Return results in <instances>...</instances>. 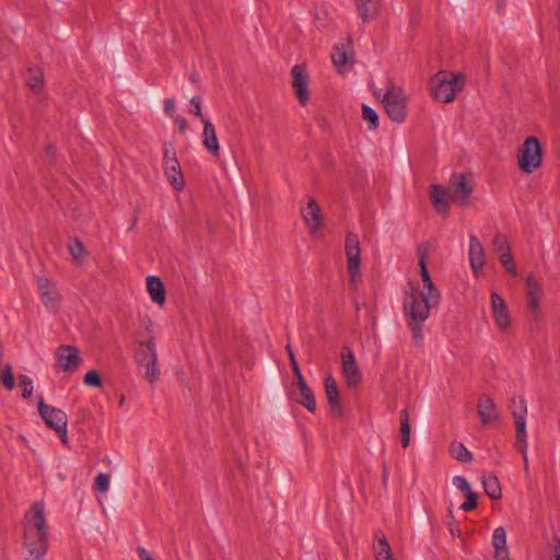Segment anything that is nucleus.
Listing matches in <instances>:
<instances>
[{
  "instance_id": "obj_1",
  "label": "nucleus",
  "mask_w": 560,
  "mask_h": 560,
  "mask_svg": "<svg viewBox=\"0 0 560 560\" xmlns=\"http://www.w3.org/2000/svg\"><path fill=\"white\" fill-rule=\"evenodd\" d=\"M49 527L43 501L34 502L23 520V549L26 560H43L48 550Z\"/></svg>"
},
{
  "instance_id": "obj_2",
  "label": "nucleus",
  "mask_w": 560,
  "mask_h": 560,
  "mask_svg": "<svg viewBox=\"0 0 560 560\" xmlns=\"http://www.w3.org/2000/svg\"><path fill=\"white\" fill-rule=\"evenodd\" d=\"M417 254L419 256L422 288H420L416 282H408V285L405 289L404 303L412 305L415 302V305H425L433 308L440 304L441 293L432 281L427 268V257L429 254L428 246L425 244L419 245Z\"/></svg>"
},
{
  "instance_id": "obj_3",
  "label": "nucleus",
  "mask_w": 560,
  "mask_h": 560,
  "mask_svg": "<svg viewBox=\"0 0 560 560\" xmlns=\"http://www.w3.org/2000/svg\"><path fill=\"white\" fill-rule=\"evenodd\" d=\"M465 83L463 73L440 71L431 79V94L436 101L452 103Z\"/></svg>"
},
{
  "instance_id": "obj_4",
  "label": "nucleus",
  "mask_w": 560,
  "mask_h": 560,
  "mask_svg": "<svg viewBox=\"0 0 560 560\" xmlns=\"http://www.w3.org/2000/svg\"><path fill=\"white\" fill-rule=\"evenodd\" d=\"M542 148L536 137H528L524 140L517 154V164L525 174H530L541 166Z\"/></svg>"
},
{
  "instance_id": "obj_5",
  "label": "nucleus",
  "mask_w": 560,
  "mask_h": 560,
  "mask_svg": "<svg viewBox=\"0 0 560 560\" xmlns=\"http://www.w3.org/2000/svg\"><path fill=\"white\" fill-rule=\"evenodd\" d=\"M136 361L142 376L150 383H154L160 375L158 369V354L153 339L147 343H140L136 353Z\"/></svg>"
},
{
  "instance_id": "obj_6",
  "label": "nucleus",
  "mask_w": 560,
  "mask_h": 560,
  "mask_svg": "<svg viewBox=\"0 0 560 560\" xmlns=\"http://www.w3.org/2000/svg\"><path fill=\"white\" fill-rule=\"evenodd\" d=\"M347 256V269L351 285H355L361 279V248L360 241L355 233L349 232L345 243Z\"/></svg>"
},
{
  "instance_id": "obj_7",
  "label": "nucleus",
  "mask_w": 560,
  "mask_h": 560,
  "mask_svg": "<svg viewBox=\"0 0 560 560\" xmlns=\"http://www.w3.org/2000/svg\"><path fill=\"white\" fill-rule=\"evenodd\" d=\"M432 307L425 305H415L404 303V312L407 318V324L412 332V339L416 345H421L423 341L422 325L429 318Z\"/></svg>"
},
{
  "instance_id": "obj_8",
  "label": "nucleus",
  "mask_w": 560,
  "mask_h": 560,
  "mask_svg": "<svg viewBox=\"0 0 560 560\" xmlns=\"http://www.w3.org/2000/svg\"><path fill=\"white\" fill-rule=\"evenodd\" d=\"M384 105L389 118L396 122H402L406 118V95L404 91L392 85L384 95Z\"/></svg>"
},
{
  "instance_id": "obj_9",
  "label": "nucleus",
  "mask_w": 560,
  "mask_h": 560,
  "mask_svg": "<svg viewBox=\"0 0 560 560\" xmlns=\"http://www.w3.org/2000/svg\"><path fill=\"white\" fill-rule=\"evenodd\" d=\"M38 411L47 427L55 430L63 442L67 441V415L58 408L46 405L43 399L38 402Z\"/></svg>"
},
{
  "instance_id": "obj_10",
  "label": "nucleus",
  "mask_w": 560,
  "mask_h": 560,
  "mask_svg": "<svg viewBox=\"0 0 560 560\" xmlns=\"http://www.w3.org/2000/svg\"><path fill=\"white\" fill-rule=\"evenodd\" d=\"M490 310L498 329L502 332L508 331L512 324V317L505 301L498 292L493 291L490 294Z\"/></svg>"
},
{
  "instance_id": "obj_11",
  "label": "nucleus",
  "mask_w": 560,
  "mask_h": 560,
  "mask_svg": "<svg viewBox=\"0 0 560 560\" xmlns=\"http://www.w3.org/2000/svg\"><path fill=\"white\" fill-rule=\"evenodd\" d=\"M331 61L338 73L349 72L354 65V55L351 42L338 43L331 51Z\"/></svg>"
},
{
  "instance_id": "obj_12",
  "label": "nucleus",
  "mask_w": 560,
  "mask_h": 560,
  "mask_svg": "<svg viewBox=\"0 0 560 560\" xmlns=\"http://www.w3.org/2000/svg\"><path fill=\"white\" fill-rule=\"evenodd\" d=\"M472 185L467 180L465 174L454 173L450 179L451 199L459 206H466L472 192Z\"/></svg>"
},
{
  "instance_id": "obj_13",
  "label": "nucleus",
  "mask_w": 560,
  "mask_h": 560,
  "mask_svg": "<svg viewBox=\"0 0 560 560\" xmlns=\"http://www.w3.org/2000/svg\"><path fill=\"white\" fill-rule=\"evenodd\" d=\"M341 365H342V375L347 385L350 388H357L361 383V372L357 364L353 352L350 348L345 347L341 351Z\"/></svg>"
},
{
  "instance_id": "obj_14",
  "label": "nucleus",
  "mask_w": 560,
  "mask_h": 560,
  "mask_svg": "<svg viewBox=\"0 0 560 560\" xmlns=\"http://www.w3.org/2000/svg\"><path fill=\"white\" fill-rule=\"evenodd\" d=\"M36 282L39 296L45 308L49 312H56L60 304V294L56 284L45 277H38Z\"/></svg>"
},
{
  "instance_id": "obj_15",
  "label": "nucleus",
  "mask_w": 560,
  "mask_h": 560,
  "mask_svg": "<svg viewBox=\"0 0 560 560\" xmlns=\"http://www.w3.org/2000/svg\"><path fill=\"white\" fill-rule=\"evenodd\" d=\"M292 88L301 105L308 102V73L302 65H295L292 70Z\"/></svg>"
},
{
  "instance_id": "obj_16",
  "label": "nucleus",
  "mask_w": 560,
  "mask_h": 560,
  "mask_svg": "<svg viewBox=\"0 0 560 560\" xmlns=\"http://www.w3.org/2000/svg\"><path fill=\"white\" fill-rule=\"evenodd\" d=\"M301 214L311 234L316 235L323 228V214L314 198H310Z\"/></svg>"
},
{
  "instance_id": "obj_17",
  "label": "nucleus",
  "mask_w": 560,
  "mask_h": 560,
  "mask_svg": "<svg viewBox=\"0 0 560 560\" xmlns=\"http://www.w3.org/2000/svg\"><path fill=\"white\" fill-rule=\"evenodd\" d=\"M469 264L476 277L482 275L486 265V252L482 243L476 235L469 236Z\"/></svg>"
},
{
  "instance_id": "obj_18",
  "label": "nucleus",
  "mask_w": 560,
  "mask_h": 560,
  "mask_svg": "<svg viewBox=\"0 0 560 560\" xmlns=\"http://www.w3.org/2000/svg\"><path fill=\"white\" fill-rule=\"evenodd\" d=\"M525 285L527 306L533 314H537L540 308V301L544 296L542 285L533 275L527 276Z\"/></svg>"
},
{
  "instance_id": "obj_19",
  "label": "nucleus",
  "mask_w": 560,
  "mask_h": 560,
  "mask_svg": "<svg viewBox=\"0 0 560 560\" xmlns=\"http://www.w3.org/2000/svg\"><path fill=\"white\" fill-rule=\"evenodd\" d=\"M58 368L62 371H73L80 362L79 350L73 346H61L56 351Z\"/></svg>"
},
{
  "instance_id": "obj_20",
  "label": "nucleus",
  "mask_w": 560,
  "mask_h": 560,
  "mask_svg": "<svg viewBox=\"0 0 560 560\" xmlns=\"http://www.w3.org/2000/svg\"><path fill=\"white\" fill-rule=\"evenodd\" d=\"M477 411L483 425H491L500 419L497 405L489 396L483 395L480 397Z\"/></svg>"
},
{
  "instance_id": "obj_21",
  "label": "nucleus",
  "mask_w": 560,
  "mask_h": 560,
  "mask_svg": "<svg viewBox=\"0 0 560 560\" xmlns=\"http://www.w3.org/2000/svg\"><path fill=\"white\" fill-rule=\"evenodd\" d=\"M430 199L434 209L441 213L446 214L450 209L451 192L446 190L442 185L434 184L431 186Z\"/></svg>"
},
{
  "instance_id": "obj_22",
  "label": "nucleus",
  "mask_w": 560,
  "mask_h": 560,
  "mask_svg": "<svg viewBox=\"0 0 560 560\" xmlns=\"http://www.w3.org/2000/svg\"><path fill=\"white\" fill-rule=\"evenodd\" d=\"M324 387L328 405L335 412L341 413L342 406L340 402V390L336 380L331 374L325 376Z\"/></svg>"
},
{
  "instance_id": "obj_23",
  "label": "nucleus",
  "mask_w": 560,
  "mask_h": 560,
  "mask_svg": "<svg viewBox=\"0 0 560 560\" xmlns=\"http://www.w3.org/2000/svg\"><path fill=\"white\" fill-rule=\"evenodd\" d=\"M491 542L494 549L495 560H510V553L506 546V530L504 527L499 526L493 530Z\"/></svg>"
},
{
  "instance_id": "obj_24",
  "label": "nucleus",
  "mask_w": 560,
  "mask_h": 560,
  "mask_svg": "<svg viewBox=\"0 0 560 560\" xmlns=\"http://www.w3.org/2000/svg\"><path fill=\"white\" fill-rule=\"evenodd\" d=\"M359 16L369 22L375 19L382 8L383 0H354Z\"/></svg>"
},
{
  "instance_id": "obj_25",
  "label": "nucleus",
  "mask_w": 560,
  "mask_h": 560,
  "mask_svg": "<svg viewBox=\"0 0 560 560\" xmlns=\"http://www.w3.org/2000/svg\"><path fill=\"white\" fill-rule=\"evenodd\" d=\"M202 144L213 156H219V140L215 128L209 119L203 120Z\"/></svg>"
},
{
  "instance_id": "obj_26",
  "label": "nucleus",
  "mask_w": 560,
  "mask_h": 560,
  "mask_svg": "<svg viewBox=\"0 0 560 560\" xmlns=\"http://www.w3.org/2000/svg\"><path fill=\"white\" fill-rule=\"evenodd\" d=\"M147 290L151 300L158 304L163 305L165 303V289L161 279L156 276H149L147 278Z\"/></svg>"
},
{
  "instance_id": "obj_27",
  "label": "nucleus",
  "mask_w": 560,
  "mask_h": 560,
  "mask_svg": "<svg viewBox=\"0 0 560 560\" xmlns=\"http://www.w3.org/2000/svg\"><path fill=\"white\" fill-rule=\"evenodd\" d=\"M373 550L376 560H394L389 542L382 532L374 534Z\"/></svg>"
},
{
  "instance_id": "obj_28",
  "label": "nucleus",
  "mask_w": 560,
  "mask_h": 560,
  "mask_svg": "<svg viewBox=\"0 0 560 560\" xmlns=\"http://www.w3.org/2000/svg\"><path fill=\"white\" fill-rule=\"evenodd\" d=\"M486 494L493 500L500 499L502 490L498 478L493 475L483 476L481 479Z\"/></svg>"
},
{
  "instance_id": "obj_29",
  "label": "nucleus",
  "mask_w": 560,
  "mask_h": 560,
  "mask_svg": "<svg viewBox=\"0 0 560 560\" xmlns=\"http://www.w3.org/2000/svg\"><path fill=\"white\" fill-rule=\"evenodd\" d=\"M25 82L35 93H39L44 86L43 71L39 68H31L27 71Z\"/></svg>"
},
{
  "instance_id": "obj_30",
  "label": "nucleus",
  "mask_w": 560,
  "mask_h": 560,
  "mask_svg": "<svg viewBox=\"0 0 560 560\" xmlns=\"http://www.w3.org/2000/svg\"><path fill=\"white\" fill-rule=\"evenodd\" d=\"M512 413L515 419L516 427L523 422L524 427H526V413L527 407L526 402L523 398H514L512 400Z\"/></svg>"
},
{
  "instance_id": "obj_31",
  "label": "nucleus",
  "mask_w": 560,
  "mask_h": 560,
  "mask_svg": "<svg viewBox=\"0 0 560 560\" xmlns=\"http://www.w3.org/2000/svg\"><path fill=\"white\" fill-rule=\"evenodd\" d=\"M451 455L462 462L469 463L472 460L471 452L460 442H453L450 446Z\"/></svg>"
},
{
  "instance_id": "obj_32",
  "label": "nucleus",
  "mask_w": 560,
  "mask_h": 560,
  "mask_svg": "<svg viewBox=\"0 0 560 560\" xmlns=\"http://www.w3.org/2000/svg\"><path fill=\"white\" fill-rule=\"evenodd\" d=\"M165 176L167 177L170 184L176 191H182L185 187V178L182 173V168H173L170 171H164Z\"/></svg>"
},
{
  "instance_id": "obj_33",
  "label": "nucleus",
  "mask_w": 560,
  "mask_h": 560,
  "mask_svg": "<svg viewBox=\"0 0 560 560\" xmlns=\"http://www.w3.org/2000/svg\"><path fill=\"white\" fill-rule=\"evenodd\" d=\"M410 423H409V416L408 410L402 409L400 411V432H401V445L402 447H408L410 443Z\"/></svg>"
},
{
  "instance_id": "obj_34",
  "label": "nucleus",
  "mask_w": 560,
  "mask_h": 560,
  "mask_svg": "<svg viewBox=\"0 0 560 560\" xmlns=\"http://www.w3.org/2000/svg\"><path fill=\"white\" fill-rule=\"evenodd\" d=\"M492 248L498 256L511 252V246L506 236L500 232L495 233L492 238Z\"/></svg>"
},
{
  "instance_id": "obj_35",
  "label": "nucleus",
  "mask_w": 560,
  "mask_h": 560,
  "mask_svg": "<svg viewBox=\"0 0 560 560\" xmlns=\"http://www.w3.org/2000/svg\"><path fill=\"white\" fill-rule=\"evenodd\" d=\"M515 447L522 453L523 459H526L527 433H526V427H524L523 422L520 424V427H516Z\"/></svg>"
},
{
  "instance_id": "obj_36",
  "label": "nucleus",
  "mask_w": 560,
  "mask_h": 560,
  "mask_svg": "<svg viewBox=\"0 0 560 560\" xmlns=\"http://www.w3.org/2000/svg\"><path fill=\"white\" fill-rule=\"evenodd\" d=\"M362 117L369 124V129L376 130L378 128V115L369 105H362Z\"/></svg>"
},
{
  "instance_id": "obj_37",
  "label": "nucleus",
  "mask_w": 560,
  "mask_h": 560,
  "mask_svg": "<svg viewBox=\"0 0 560 560\" xmlns=\"http://www.w3.org/2000/svg\"><path fill=\"white\" fill-rule=\"evenodd\" d=\"M69 252L75 261H81L85 256V248L78 238L71 240L68 244Z\"/></svg>"
},
{
  "instance_id": "obj_38",
  "label": "nucleus",
  "mask_w": 560,
  "mask_h": 560,
  "mask_svg": "<svg viewBox=\"0 0 560 560\" xmlns=\"http://www.w3.org/2000/svg\"><path fill=\"white\" fill-rule=\"evenodd\" d=\"M498 259L500 260V262L503 266L504 270L509 275H511L512 277H516L518 275L517 273V269H516V265H515V261H514V259H513V257L511 255V252L498 256Z\"/></svg>"
},
{
  "instance_id": "obj_39",
  "label": "nucleus",
  "mask_w": 560,
  "mask_h": 560,
  "mask_svg": "<svg viewBox=\"0 0 560 560\" xmlns=\"http://www.w3.org/2000/svg\"><path fill=\"white\" fill-rule=\"evenodd\" d=\"M301 400L300 404L303 405L307 410L315 411L316 409V400L314 394L311 388H306L300 392Z\"/></svg>"
},
{
  "instance_id": "obj_40",
  "label": "nucleus",
  "mask_w": 560,
  "mask_h": 560,
  "mask_svg": "<svg viewBox=\"0 0 560 560\" xmlns=\"http://www.w3.org/2000/svg\"><path fill=\"white\" fill-rule=\"evenodd\" d=\"M2 384L8 390H13L15 387V381L11 365L7 364L2 371Z\"/></svg>"
},
{
  "instance_id": "obj_41",
  "label": "nucleus",
  "mask_w": 560,
  "mask_h": 560,
  "mask_svg": "<svg viewBox=\"0 0 560 560\" xmlns=\"http://www.w3.org/2000/svg\"><path fill=\"white\" fill-rule=\"evenodd\" d=\"M110 477L108 474L101 472L95 479V490L100 492H107L109 490Z\"/></svg>"
},
{
  "instance_id": "obj_42",
  "label": "nucleus",
  "mask_w": 560,
  "mask_h": 560,
  "mask_svg": "<svg viewBox=\"0 0 560 560\" xmlns=\"http://www.w3.org/2000/svg\"><path fill=\"white\" fill-rule=\"evenodd\" d=\"M466 501L460 505V510L464 512H469L477 506V494L471 490L465 493Z\"/></svg>"
},
{
  "instance_id": "obj_43",
  "label": "nucleus",
  "mask_w": 560,
  "mask_h": 560,
  "mask_svg": "<svg viewBox=\"0 0 560 560\" xmlns=\"http://www.w3.org/2000/svg\"><path fill=\"white\" fill-rule=\"evenodd\" d=\"M84 383L89 386L101 387L102 378L95 370H91L84 375Z\"/></svg>"
},
{
  "instance_id": "obj_44",
  "label": "nucleus",
  "mask_w": 560,
  "mask_h": 560,
  "mask_svg": "<svg viewBox=\"0 0 560 560\" xmlns=\"http://www.w3.org/2000/svg\"><path fill=\"white\" fill-rule=\"evenodd\" d=\"M23 398H30L33 393V381L27 375H21L20 377Z\"/></svg>"
},
{
  "instance_id": "obj_45",
  "label": "nucleus",
  "mask_w": 560,
  "mask_h": 560,
  "mask_svg": "<svg viewBox=\"0 0 560 560\" xmlns=\"http://www.w3.org/2000/svg\"><path fill=\"white\" fill-rule=\"evenodd\" d=\"M452 483L456 489L463 491L464 493L471 491V488H470L468 481L466 480V478H464L462 476L453 477Z\"/></svg>"
},
{
  "instance_id": "obj_46",
  "label": "nucleus",
  "mask_w": 560,
  "mask_h": 560,
  "mask_svg": "<svg viewBox=\"0 0 560 560\" xmlns=\"http://www.w3.org/2000/svg\"><path fill=\"white\" fill-rule=\"evenodd\" d=\"M163 166H164V171H170V170H173V168H177V167H180L179 165V162L175 155V153H172V159L167 160V161H163Z\"/></svg>"
},
{
  "instance_id": "obj_47",
  "label": "nucleus",
  "mask_w": 560,
  "mask_h": 560,
  "mask_svg": "<svg viewBox=\"0 0 560 560\" xmlns=\"http://www.w3.org/2000/svg\"><path fill=\"white\" fill-rule=\"evenodd\" d=\"M175 109H176V104H175V101L172 100V98H166L164 101V113L167 115V116H173L174 113H175Z\"/></svg>"
},
{
  "instance_id": "obj_48",
  "label": "nucleus",
  "mask_w": 560,
  "mask_h": 560,
  "mask_svg": "<svg viewBox=\"0 0 560 560\" xmlns=\"http://www.w3.org/2000/svg\"><path fill=\"white\" fill-rule=\"evenodd\" d=\"M294 375H295V377L298 380V386H299L300 392L303 390V389L310 388L307 386L306 381L304 380V377H303L299 366H295Z\"/></svg>"
},
{
  "instance_id": "obj_49",
  "label": "nucleus",
  "mask_w": 560,
  "mask_h": 560,
  "mask_svg": "<svg viewBox=\"0 0 560 560\" xmlns=\"http://www.w3.org/2000/svg\"><path fill=\"white\" fill-rule=\"evenodd\" d=\"M190 104L192 105V110L191 113L195 115V116H201L202 112H201V100L197 96L192 97L190 100Z\"/></svg>"
},
{
  "instance_id": "obj_50",
  "label": "nucleus",
  "mask_w": 560,
  "mask_h": 560,
  "mask_svg": "<svg viewBox=\"0 0 560 560\" xmlns=\"http://www.w3.org/2000/svg\"><path fill=\"white\" fill-rule=\"evenodd\" d=\"M136 551L140 560H154L151 553L144 547H138Z\"/></svg>"
},
{
  "instance_id": "obj_51",
  "label": "nucleus",
  "mask_w": 560,
  "mask_h": 560,
  "mask_svg": "<svg viewBox=\"0 0 560 560\" xmlns=\"http://www.w3.org/2000/svg\"><path fill=\"white\" fill-rule=\"evenodd\" d=\"M174 121L176 124V126L179 128L180 131H186L187 129V121L186 119L183 117V116H176L174 118Z\"/></svg>"
},
{
  "instance_id": "obj_52",
  "label": "nucleus",
  "mask_w": 560,
  "mask_h": 560,
  "mask_svg": "<svg viewBox=\"0 0 560 560\" xmlns=\"http://www.w3.org/2000/svg\"><path fill=\"white\" fill-rule=\"evenodd\" d=\"M285 349H287L288 354L290 357V362H291L292 371L294 373L295 372V366H299V364H298V362L295 360V357H294V353H293V350H292L291 346L287 345Z\"/></svg>"
},
{
  "instance_id": "obj_53",
  "label": "nucleus",
  "mask_w": 560,
  "mask_h": 560,
  "mask_svg": "<svg viewBox=\"0 0 560 560\" xmlns=\"http://www.w3.org/2000/svg\"><path fill=\"white\" fill-rule=\"evenodd\" d=\"M553 560H560V539L557 538L553 548Z\"/></svg>"
},
{
  "instance_id": "obj_54",
  "label": "nucleus",
  "mask_w": 560,
  "mask_h": 560,
  "mask_svg": "<svg viewBox=\"0 0 560 560\" xmlns=\"http://www.w3.org/2000/svg\"><path fill=\"white\" fill-rule=\"evenodd\" d=\"M172 153H175V151L168 147H165L163 161H167V160L172 159Z\"/></svg>"
},
{
  "instance_id": "obj_55",
  "label": "nucleus",
  "mask_w": 560,
  "mask_h": 560,
  "mask_svg": "<svg viewBox=\"0 0 560 560\" xmlns=\"http://www.w3.org/2000/svg\"><path fill=\"white\" fill-rule=\"evenodd\" d=\"M524 460V468L525 470L528 469V466H529V463H528V455L526 454V459H523Z\"/></svg>"
}]
</instances>
